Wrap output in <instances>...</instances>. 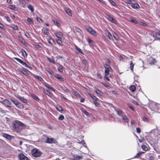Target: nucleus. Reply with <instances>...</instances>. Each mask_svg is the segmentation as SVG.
Returning <instances> with one entry per match:
<instances>
[{
    "mask_svg": "<svg viewBox=\"0 0 160 160\" xmlns=\"http://www.w3.org/2000/svg\"><path fill=\"white\" fill-rule=\"evenodd\" d=\"M23 124L19 121L16 120L12 123V127L16 131L20 132L23 127Z\"/></svg>",
    "mask_w": 160,
    "mask_h": 160,
    "instance_id": "obj_1",
    "label": "nucleus"
},
{
    "mask_svg": "<svg viewBox=\"0 0 160 160\" xmlns=\"http://www.w3.org/2000/svg\"><path fill=\"white\" fill-rule=\"evenodd\" d=\"M31 154L34 157H38L40 156L42 152L40 151H31Z\"/></svg>",
    "mask_w": 160,
    "mask_h": 160,
    "instance_id": "obj_2",
    "label": "nucleus"
},
{
    "mask_svg": "<svg viewBox=\"0 0 160 160\" xmlns=\"http://www.w3.org/2000/svg\"><path fill=\"white\" fill-rule=\"evenodd\" d=\"M45 142L46 143L50 144L53 143L56 144L57 143V142L56 139L53 138H47Z\"/></svg>",
    "mask_w": 160,
    "mask_h": 160,
    "instance_id": "obj_3",
    "label": "nucleus"
},
{
    "mask_svg": "<svg viewBox=\"0 0 160 160\" xmlns=\"http://www.w3.org/2000/svg\"><path fill=\"white\" fill-rule=\"evenodd\" d=\"M87 30L91 34L94 36H97V34L94 30L90 27H88L86 28Z\"/></svg>",
    "mask_w": 160,
    "mask_h": 160,
    "instance_id": "obj_4",
    "label": "nucleus"
},
{
    "mask_svg": "<svg viewBox=\"0 0 160 160\" xmlns=\"http://www.w3.org/2000/svg\"><path fill=\"white\" fill-rule=\"evenodd\" d=\"M1 102L2 104L6 105L7 107H10V105L11 104V102L9 100L7 99H5L2 101Z\"/></svg>",
    "mask_w": 160,
    "mask_h": 160,
    "instance_id": "obj_5",
    "label": "nucleus"
},
{
    "mask_svg": "<svg viewBox=\"0 0 160 160\" xmlns=\"http://www.w3.org/2000/svg\"><path fill=\"white\" fill-rule=\"evenodd\" d=\"M18 157L19 160H28V158L23 154H19Z\"/></svg>",
    "mask_w": 160,
    "mask_h": 160,
    "instance_id": "obj_6",
    "label": "nucleus"
},
{
    "mask_svg": "<svg viewBox=\"0 0 160 160\" xmlns=\"http://www.w3.org/2000/svg\"><path fill=\"white\" fill-rule=\"evenodd\" d=\"M105 34L109 39L112 40L113 39V38L111 33L108 31L107 30L105 31Z\"/></svg>",
    "mask_w": 160,
    "mask_h": 160,
    "instance_id": "obj_7",
    "label": "nucleus"
},
{
    "mask_svg": "<svg viewBox=\"0 0 160 160\" xmlns=\"http://www.w3.org/2000/svg\"><path fill=\"white\" fill-rule=\"evenodd\" d=\"M131 7L134 9L138 8H140L139 5L137 3H132Z\"/></svg>",
    "mask_w": 160,
    "mask_h": 160,
    "instance_id": "obj_8",
    "label": "nucleus"
},
{
    "mask_svg": "<svg viewBox=\"0 0 160 160\" xmlns=\"http://www.w3.org/2000/svg\"><path fill=\"white\" fill-rule=\"evenodd\" d=\"M64 10L66 12L69 16H72V14L71 10L68 8H65Z\"/></svg>",
    "mask_w": 160,
    "mask_h": 160,
    "instance_id": "obj_9",
    "label": "nucleus"
},
{
    "mask_svg": "<svg viewBox=\"0 0 160 160\" xmlns=\"http://www.w3.org/2000/svg\"><path fill=\"white\" fill-rule=\"evenodd\" d=\"M15 105L19 109H22L24 108L23 105L19 102H18V103Z\"/></svg>",
    "mask_w": 160,
    "mask_h": 160,
    "instance_id": "obj_10",
    "label": "nucleus"
},
{
    "mask_svg": "<svg viewBox=\"0 0 160 160\" xmlns=\"http://www.w3.org/2000/svg\"><path fill=\"white\" fill-rule=\"evenodd\" d=\"M4 137L8 140H11L14 138V137L8 134H5Z\"/></svg>",
    "mask_w": 160,
    "mask_h": 160,
    "instance_id": "obj_11",
    "label": "nucleus"
},
{
    "mask_svg": "<svg viewBox=\"0 0 160 160\" xmlns=\"http://www.w3.org/2000/svg\"><path fill=\"white\" fill-rule=\"evenodd\" d=\"M108 19L110 21L112 22L116 23L117 21L115 20V19L113 18L110 17V16H108Z\"/></svg>",
    "mask_w": 160,
    "mask_h": 160,
    "instance_id": "obj_12",
    "label": "nucleus"
},
{
    "mask_svg": "<svg viewBox=\"0 0 160 160\" xmlns=\"http://www.w3.org/2000/svg\"><path fill=\"white\" fill-rule=\"evenodd\" d=\"M55 78L61 80L63 81L64 78L60 75L58 74H56L55 76Z\"/></svg>",
    "mask_w": 160,
    "mask_h": 160,
    "instance_id": "obj_13",
    "label": "nucleus"
},
{
    "mask_svg": "<svg viewBox=\"0 0 160 160\" xmlns=\"http://www.w3.org/2000/svg\"><path fill=\"white\" fill-rule=\"evenodd\" d=\"M94 91L96 93L100 95H102L103 94V93L100 90L97 88H94Z\"/></svg>",
    "mask_w": 160,
    "mask_h": 160,
    "instance_id": "obj_14",
    "label": "nucleus"
},
{
    "mask_svg": "<svg viewBox=\"0 0 160 160\" xmlns=\"http://www.w3.org/2000/svg\"><path fill=\"white\" fill-rule=\"evenodd\" d=\"M104 67L105 68V70H108V71H111L112 69L107 64H105L104 65Z\"/></svg>",
    "mask_w": 160,
    "mask_h": 160,
    "instance_id": "obj_15",
    "label": "nucleus"
},
{
    "mask_svg": "<svg viewBox=\"0 0 160 160\" xmlns=\"http://www.w3.org/2000/svg\"><path fill=\"white\" fill-rule=\"evenodd\" d=\"M18 98L20 99V100H21L23 102H24L25 103H27V100L24 98L23 97H20L19 96L18 97Z\"/></svg>",
    "mask_w": 160,
    "mask_h": 160,
    "instance_id": "obj_16",
    "label": "nucleus"
},
{
    "mask_svg": "<svg viewBox=\"0 0 160 160\" xmlns=\"http://www.w3.org/2000/svg\"><path fill=\"white\" fill-rule=\"evenodd\" d=\"M144 152H139L134 157V158H138L142 154H143L145 153Z\"/></svg>",
    "mask_w": 160,
    "mask_h": 160,
    "instance_id": "obj_17",
    "label": "nucleus"
},
{
    "mask_svg": "<svg viewBox=\"0 0 160 160\" xmlns=\"http://www.w3.org/2000/svg\"><path fill=\"white\" fill-rule=\"evenodd\" d=\"M48 42L51 45H53L54 44H55V42L52 39V38H48Z\"/></svg>",
    "mask_w": 160,
    "mask_h": 160,
    "instance_id": "obj_18",
    "label": "nucleus"
},
{
    "mask_svg": "<svg viewBox=\"0 0 160 160\" xmlns=\"http://www.w3.org/2000/svg\"><path fill=\"white\" fill-rule=\"evenodd\" d=\"M129 89L132 92H133L135 90L136 87L134 85H132L130 87Z\"/></svg>",
    "mask_w": 160,
    "mask_h": 160,
    "instance_id": "obj_19",
    "label": "nucleus"
},
{
    "mask_svg": "<svg viewBox=\"0 0 160 160\" xmlns=\"http://www.w3.org/2000/svg\"><path fill=\"white\" fill-rule=\"evenodd\" d=\"M33 76L35 78H36L38 79L39 80L41 81H42L43 80V79L40 76H37L34 75H33Z\"/></svg>",
    "mask_w": 160,
    "mask_h": 160,
    "instance_id": "obj_20",
    "label": "nucleus"
},
{
    "mask_svg": "<svg viewBox=\"0 0 160 160\" xmlns=\"http://www.w3.org/2000/svg\"><path fill=\"white\" fill-rule=\"evenodd\" d=\"M55 34L56 37L57 38L61 39L62 37V35L58 33V32H55Z\"/></svg>",
    "mask_w": 160,
    "mask_h": 160,
    "instance_id": "obj_21",
    "label": "nucleus"
},
{
    "mask_svg": "<svg viewBox=\"0 0 160 160\" xmlns=\"http://www.w3.org/2000/svg\"><path fill=\"white\" fill-rule=\"evenodd\" d=\"M81 111L87 116H89L90 115L89 113L86 110L84 109H82Z\"/></svg>",
    "mask_w": 160,
    "mask_h": 160,
    "instance_id": "obj_22",
    "label": "nucleus"
},
{
    "mask_svg": "<svg viewBox=\"0 0 160 160\" xmlns=\"http://www.w3.org/2000/svg\"><path fill=\"white\" fill-rule=\"evenodd\" d=\"M8 8L13 10H15L16 9V7L14 5H9L8 6Z\"/></svg>",
    "mask_w": 160,
    "mask_h": 160,
    "instance_id": "obj_23",
    "label": "nucleus"
},
{
    "mask_svg": "<svg viewBox=\"0 0 160 160\" xmlns=\"http://www.w3.org/2000/svg\"><path fill=\"white\" fill-rule=\"evenodd\" d=\"M28 8L32 12H33L34 11V8L31 5H29L28 6Z\"/></svg>",
    "mask_w": 160,
    "mask_h": 160,
    "instance_id": "obj_24",
    "label": "nucleus"
},
{
    "mask_svg": "<svg viewBox=\"0 0 160 160\" xmlns=\"http://www.w3.org/2000/svg\"><path fill=\"white\" fill-rule=\"evenodd\" d=\"M82 156H78L76 155L74 158L76 160H79L81 159H82Z\"/></svg>",
    "mask_w": 160,
    "mask_h": 160,
    "instance_id": "obj_25",
    "label": "nucleus"
},
{
    "mask_svg": "<svg viewBox=\"0 0 160 160\" xmlns=\"http://www.w3.org/2000/svg\"><path fill=\"white\" fill-rule=\"evenodd\" d=\"M20 71L22 74L26 76H28V73L26 71L23 70L21 69L20 70Z\"/></svg>",
    "mask_w": 160,
    "mask_h": 160,
    "instance_id": "obj_26",
    "label": "nucleus"
},
{
    "mask_svg": "<svg viewBox=\"0 0 160 160\" xmlns=\"http://www.w3.org/2000/svg\"><path fill=\"white\" fill-rule=\"evenodd\" d=\"M56 108L58 111L61 112L62 113V112L63 111L61 107L59 106L58 107H57Z\"/></svg>",
    "mask_w": 160,
    "mask_h": 160,
    "instance_id": "obj_27",
    "label": "nucleus"
},
{
    "mask_svg": "<svg viewBox=\"0 0 160 160\" xmlns=\"http://www.w3.org/2000/svg\"><path fill=\"white\" fill-rule=\"evenodd\" d=\"M14 58L21 64L23 62V61L22 60L19 58Z\"/></svg>",
    "mask_w": 160,
    "mask_h": 160,
    "instance_id": "obj_28",
    "label": "nucleus"
},
{
    "mask_svg": "<svg viewBox=\"0 0 160 160\" xmlns=\"http://www.w3.org/2000/svg\"><path fill=\"white\" fill-rule=\"evenodd\" d=\"M22 64L23 65L24 67H25L31 69H32V68L29 67L28 66V65L25 62H23L22 63Z\"/></svg>",
    "mask_w": 160,
    "mask_h": 160,
    "instance_id": "obj_29",
    "label": "nucleus"
},
{
    "mask_svg": "<svg viewBox=\"0 0 160 160\" xmlns=\"http://www.w3.org/2000/svg\"><path fill=\"white\" fill-rule=\"evenodd\" d=\"M58 69L59 72H63V68L62 66L61 65L58 66Z\"/></svg>",
    "mask_w": 160,
    "mask_h": 160,
    "instance_id": "obj_30",
    "label": "nucleus"
},
{
    "mask_svg": "<svg viewBox=\"0 0 160 160\" xmlns=\"http://www.w3.org/2000/svg\"><path fill=\"white\" fill-rule=\"evenodd\" d=\"M117 112H118V115L120 116H122V111L121 110H117Z\"/></svg>",
    "mask_w": 160,
    "mask_h": 160,
    "instance_id": "obj_31",
    "label": "nucleus"
},
{
    "mask_svg": "<svg viewBox=\"0 0 160 160\" xmlns=\"http://www.w3.org/2000/svg\"><path fill=\"white\" fill-rule=\"evenodd\" d=\"M44 92L48 96H50L51 95L50 92L48 90H44Z\"/></svg>",
    "mask_w": 160,
    "mask_h": 160,
    "instance_id": "obj_32",
    "label": "nucleus"
},
{
    "mask_svg": "<svg viewBox=\"0 0 160 160\" xmlns=\"http://www.w3.org/2000/svg\"><path fill=\"white\" fill-rule=\"evenodd\" d=\"M75 47L76 49L79 52H80L81 53H83L82 50L79 48L77 46H75Z\"/></svg>",
    "mask_w": 160,
    "mask_h": 160,
    "instance_id": "obj_33",
    "label": "nucleus"
},
{
    "mask_svg": "<svg viewBox=\"0 0 160 160\" xmlns=\"http://www.w3.org/2000/svg\"><path fill=\"white\" fill-rule=\"evenodd\" d=\"M156 36L158 39H160V31L156 32Z\"/></svg>",
    "mask_w": 160,
    "mask_h": 160,
    "instance_id": "obj_34",
    "label": "nucleus"
},
{
    "mask_svg": "<svg viewBox=\"0 0 160 160\" xmlns=\"http://www.w3.org/2000/svg\"><path fill=\"white\" fill-rule=\"evenodd\" d=\"M88 42L89 43L90 45H92L94 44V42L92 40H91L89 39H88Z\"/></svg>",
    "mask_w": 160,
    "mask_h": 160,
    "instance_id": "obj_35",
    "label": "nucleus"
},
{
    "mask_svg": "<svg viewBox=\"0 0 160 160\" xmlns=\"http://www.w3.org/2000/svg\"><path fill=\"white\" fill-rule=\"evenodd\" d=\"M91 97L93 99L95 100V101H98L99 100V99L98 98L96 97L95 96L93 95H90Z\"/></svg>",
    "mask_w": 160,
    "mask_h": 160,
    "instance_id": "obj_36",
    "label": "nucleus"
},
{
    "mask_svg": "<svg viewBox=\"0 0 160 160\" xmlns=\"http://www.w3.org/2000/svg\"><path fill=\"white\" fill-rule=\"evenodd\" d=\"M134 64L132 62H131L130 63V69L132 71H133V67Z\"/></svg>",
    "mask_w": 160,
    "mask_h": 160,
    "instance_id": "obj_37",
    "label": "nucleus"
},
{
    "mask_svg": "<svg viewBox=\"0 0 160 160\" xmlns=\"http://www.w3.org/2000/svg\"><path fill=\"white\" fill-rule=\"evenodd\" d=\"M109 2L112 4V5L114 6H116L117 4L116 3L112 0H109Z\"/></svg>",
    "mask_w": 160,
    "mask_h": 160,
    "instance_id": "obj_38",
    "label": "nucleus"
},
{
    "mask_svg": "<svg viewBox=\"0 0 160 160\" xmlns=\"http://www.w3.org/2000/svg\"><path fill=\"white\" fill-rule=\"evenodd\" d=\"M75 95L77 98H80V95L79 93L77 92H74Z\"/></svg>",
    "mask_w": 160,
    "mask_h": 160,
    "instance_id": "obj_39",
    "label": "nucleus"
},
{
    "mask_svg": "<svg viewBox=\"0 0 160 160\" xmlns=\"http://www.w3.org/2000/svg\"><path fill=\"white\" fill-rule=\"evenodd\" d=\"M27 21L28 22H29L31 24H33V22L32 20L30 18H28L27 19Z\"/></svg>",
    "mask_w": 160,
    "mask_h": 160,
    "instance_id": "obj_40",
    "label": "nucleus"
},
{
    "mask_svg": "<svg viewBox=\"0 0 160 160\" xmlns=\"http://www.w3.org/2000/svg\"><path fill=\"white\" fill-rule=\"evenodd\" d=\"M44 33L45 35H48L49 34L48 30L46 28L44 31Z\"/></svg>",
    "mask_w": 160,
    "mask_h": 160,
    "instance_id": "obj_41",
    "label": "nucleus"
},
{
    "mask_svg": "<svg viewBox=\"0 0 160 160\" xmlns=\"http://www.w3.org/2000/svg\"><path fill=\"white\" fill-rule=\"evenodd\" d=\"M57 42L58 44L60 45H62V41L59 39H58L57 40Z\"/></svg>",
    "mask_w": 160,
    "mask_h": 160,
    "instance_id": "obj_42",
    "label": "nucleus"
},
{
    "mask_svg": "<svg viewBox=\"0 0 160 160\" xmlns=\"http://www.w3.org/2000/svg\"><path fill=\"white\" fill-rule=\"evenodd\" d=\"M64 116L62 115H60L58 118V119L60 120H62L64 119Z\"/></svg>",
    "mask_w": 160,
    "mask_h": 160,
    "instance_id": "obj_43",
    "label": "nucleus"
},
{
    "mask_svg": "<svg viewBox=\"0 0 160 160\" xmlns=\"http://www.w3.org/2000/svg\"><path fill=\"white\" fill-rule=\"evenodd\" d=\"M142 148L143 149V150H148V148L147 146L144 145H143L142 146Z\"/></svg>",
    "mask_w": 160,
    "mask_h": 160,
    "instance_id": "obj_44",
    "label": "nucleus"
},
{
    "mask_svg": "<svg viewBox=\"0 0 160 160\" xmlns=\"http://www.w3.org/2000/svg\"><path fill=\"white\" fill-rule=\"evenodd\" d=\"M122 119L125 122H128V119L127 117L126 116L123 117L122 118Z\"/></svg>",
    "mask_w": 160,
    "mask_h": 160,
    "instance_id": "obj_45",
    "label": "nucleus"
},
{
    "mask_svg": "<svg viewBox=\"0 0 160 160\" xmlns=\"http://www.w3.org/2000/svg\"><path fill=\"white\" fill-rule=\"evenodd\" d=\"M32 97L37 101H38L39 100L38 98L35 95H32Z\"/></svg>",
    "mask_w": 160,
    "mask_h": 160,
    "instance_id": "obj_46",
    "label": "nucleus"
},
{
    "mask_svg": "<svg viewBox=\"0 0 160 160\" xmlns=\"http://www.w3.org/2000/svg\"><path fill=\"white\" fill-rule=\"evenodd\" d=\"M47 71L51 74L52 75L54 73L53 71L52 70H50V69H48Z\"/></svg>",
    "mask_w": 160,
    "mask_h": 160,
    "instance_id": "obj_47",
    "label": "nucleus"
},
{
    "mask_svg": "<svg viewBox=\"0 0 160 160\" xmlns=\"http://www.w3.org/2000/svg\"><path fill=\"white\" fill-rule=\"evenodd\" d=\"M113 37L116 40L118 39L119 38V37L115 33L113 34Z\"/></svg>",
    "mask_w": 160,
    "mask_h": 160,
    "instance_id": "obj_48",
    "label": "nucleus"
},
{
    "mask_svg": "<svg viewBox=\"0 0 160 160\" xmlns=\"http://www.w3.org/2000/svg\"><path fill=\"white\" fill-rule=\"evenodd\" d=\"M11 101L12 102H13L15 105H16V104H17L18 103V102L17 101H16L14 99H11Z\"/></svg>",
    "mask_w": 160,
    "mask_h": 160,
    "instance_id": "obj_49",
    "label": "nucleus"
},
{
    "mask_svg": "<svg viewBox=\"0 0 160 160\" xmlns=\"http://www.w3.org/2000/svg\"><path fill=\"white\" fill-rule=\"evenodd\" d=\"M93 102L95 105L97 107H98L99 105V103L96 101H94Z\"/></svg>",
    "mask_w": 160,
    "mask_h": 160,
    "instance_id": "obj_50",
    "label": "nucleus"
},
{
    "mask_svg": "<svg viewBox=\"0 0 160 160\" xmlns=\"http://www.w3.org/2000/svg\"><path fill=\"white\" fill-rule=\"evenodd\" d=\"M142 119L143 120L144 122H148V119L147 118H146L144 117H142Z\"/></svg>",
    "mask_w": 160,
    "mask_h": 160,
    "instance_id": "obj_51",
    "label": "nucleus"
},
{
    "mask_svg": "<svg viewBox=\"0 0 160 160\" xmlns=\"http://www.w3.org/2000/svg\"><path fill=\"white\" fill-rule=\"evenodd\" d=\"M19 2L22 4L25 5L26 3V2L24 0H18Z\"/></svg>",
    "mask_w": 160,
    "mask_h": 160,
    "instance_id": "obj_52",
    "label": "nucleus"
},
{
    "mask_svg": "<svg viewBox=\"0 0 160 160\" xmlns=\"http://www.w3.org/2000/svg\"><path fill=\"white\" fill-rule=\"evenodd\" d=\"M111 71L105 70V76H107L109 74V72Z\"/></svg>",
    "mask_w": 160,
    "mask_h": 160,
    "instance_id": "obj_53",
    "label": "nucleus"
},
{
    "mask_svg": "<svg viewBox=\"0 0 160 160\" xmlns=\"http://www.w3.org/2000/svg\"><path fill=\"white\" fill-rule=\"evenodd\" d=\"M44 85L46 87L48 88V89L49 88V87H50L51 86L50 85H49V84L46 83H44Z\"/></svg>",
    "mask_w": 160,
    "mask_h": 160,
    "instance_id": "obj_54",
    "label": "nucleus"
},
{
    "mask_svg": "<svg viewBox=\"0 0 160 160\" xmlns=\"http://www.w3.org/2000/svg\"><path fill=\"white\" fill-rule=\"evenodd\" d=\"M136 130L137 133H140L141 132V131L140 128L138 127H137L136 128Z\"/></svg>",
    "mask_w": 160,
    "mask_h": 160,
    "instance_id": "obj_55",
    "label": "nucleus"
},
{
    "mask_svg": "<svg viewBox=\"0 0 160 160\" xmlns=\"http://www.w3.org/2000/svg\"><path fill=\"white\" fill-rule=\"evenodd\" d=\"M60 97L61 98H63L65 100H67V99L64 96L63 94H62L60 93Z\"/></svg>",
    "mask_w": 160,
    "mask_h": 160,
    "instance_id": "obj_56",
    "label": "nucleus"
},
{
    "mask_svg": "<svg viewBox=\"0 0 160 160\" xmlns=\"http://www.w3.org/2000/svg\"><path fill=\"white\" fill-rule=\"evenodd\" d=\"M12 28L15 30H18V28L17 25H14L12 27Z\"/></svg>",
    "mask_w": 160,
    "mask_h": 160,
    "instance_id": "obj_57",
    "label": "nucleus"
},
{
    "mask_svg": "<svg viewBox=\"0 0 160 160\" xmlns=\"http://www.w3.org/2000/svg\"><path fill=\"white\" fill-rule=\"evenodd\" d=\"M36 19L37 20V21L39 22H42V20L40 18H39L38 17H37Z\"/></svg>",
    "mask_w": 160,
    "mask_h": 160,
    "instance_id": "obj_58",
    "label": "nucleus"
},
{
    "mask_svg": "<svg viewBox=\"0 0 160 160\" xmlns=\"http://www.w3.org/2000/svg\"><path fill=\"white\" fill-rule=\"evenodd\" d=\"M54 23L57 26H59L60 25V24L57 21H54Z\"/></svg>",
    "mask_w": 160,
    "mask_h": 160,
    "instance_id": "obj_59",
    "label": "nucleus"
},
{
    "mask_svg": "<svg viewBox=\"0 0 160 160\" xmlns=\"http://www.w3.org/2000/svg\"><path fill=\"white\" fill-rule=\"evenodd\" d=\"M131 21L133 22V23H137V22L136 21V20H135V19H132L131 20Z\"/></svg>",
    "mask_w": 160,
    "mask_h": 160,
    "instance_id": "obj_60",
    "label": "nucleus"
},
{
    "mask_svg": "<svg viewBox=\"0 0 160 160\" xmlns=\"http://www.w3.org/2000/svg\"><path fill=\"white\" fill-rule=\"evenodd\" d=\"M24 35L27 38H28L30 36L28 32H25Z\"/></svg>",
    "mask_w": 160,
    "mask_h": 160,
    "instance_id": "obj_61",
    "label": "nucleus"
},
{
    "mask_svg": "<svg viewBox=\"0 0 160 160\" xmlns=\"http://www.w3.org/2000/svg\"><path fill=\"white\" fill-rule=\"evenodd\" d=\"M48 60H49L50 62L52 63L53 64H55V62L54 60L52 59H48Z\"/></svg>",
    "mask_w": 160,
    "mask_h": 160,
    "instance_id": "obj_62",
    "label": "nucleus"
},
{
    "mask_svg": "<svg viewBox=\"0 0 160 160\" xmlns=\"http://www.w3.org/2000/svg\"><path fill=\"white\" fill-rule=\"evenodd\" d=\"M6 19L9 22H10L11 21V20L10 19V18L8 17H7L6 18Z\"/></svg>",
    "mask_w": 160,
    "mask_h": 160,
    "instance_id": "obj_63",
    "label": "nucleus"
},
{
    "mask_svg": "<svg viewBox=\"0 0 160 160\" xmlns=\"http://www.w3.org/2000/svg\"><path fill=\"white\" fill-rule=\"evenodd\" d=\"M49 89L52 91H53V92L55 91L54 89L51 86L50 87H49Z\"/></svg>",
    "mask_w": 160,
    "mask_h": 160,
    "instance_id": "obj_64",
    "label": "nucleus"
}]
</instances>
